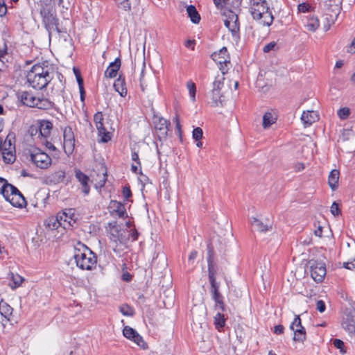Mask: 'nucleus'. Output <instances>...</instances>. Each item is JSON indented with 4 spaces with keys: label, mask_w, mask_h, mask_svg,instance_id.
<instances>
[{
    "label": "nucleus",
    "mask_w": 355,
    "mask_h": 355,
    "mask_svg": "<svg viewBox=\"0 0 355 355\" xmlns=\"http://www.w3.org/2000/svg\"><path fill=\"white\" fill-rule=\"evenodd\" d=\"M63 148L65 153L67 155L72 154L75 148V140L73 141H64Z\"/></svg>",
    "instance_id": "ea45409f"
},
{
    "label": "nucleus",
    "mask_w": 355,
    "mask_h": 355,
    "mask_svg": "<svg viewBox=\"0 0 355 355\" xmlns=\"http://www.w3.org/2000/svg\"><path fill=\"white\" fill-rule=\"evenodd\" d=\"M123 335L126 338L135 342L141 348L144 349L148 348L147 343L135 329L129 326L124 327L123 329Z\"/></svg>",
    "instance_id": "ddd939ff"
},
{
    "label": "nucleus",
    "mask_w": 355,
    "mask_h": 355,
    "mask_svg": "<svg viewBox=\"0 0 355 355\" xmlns=\"http://www.w3.org/2000/svg\"><path fill=\"white\" fill-rule=\"evenodd\" d=\"M38 123L40 135L44 138L48 137L50 135L51 131L53 128L52 123L47 120H42Z\"/></svg>",
    "instance_id": "5701e85b"
},
{
    "label": "nucleus",
    "mask_w": 355,
    "mask_h": 355,
    "mask_svg": "<svg viewBox=\"0 0 355 355\" xmlns=\"http://www.w3.org/2000/svg\"><path fill=\"white\" fill-rule=\"evenodd\" d=\"M71 214V211H63L55 216L48 217L44 220V225L51 230H58L59 227H62L64 230L70 229V224L66 220V218H70Z\"/></svg>",
    "instance_id": "423d86ee"
},
{
    "label": "nucleus",
    "mask_w": 355,
    "mask_h": 355,
    "mask_svg": "<svg viewBox=\"0 0 355 355\" xmlns=\"http://www.w3.org/2000/svg\"><path fill=\"white\" fill-rule=\"evenodd\" d=\"M251 224L253 227H254L258 231L261 232H266L272 228L271 225L269 226L268 225H264L261 220H259L257 218H252Z\"/></svg>",
    "instance_id": "473e14b6"
},
{
    "label": "nucleus",
    "mask_w": 355,
    "mask_h": 355,
    "mask_svg": "<svg viewBox=\"0 0 355 355\" xmlns=\"http://www.w3.org/2000/svg\"><path fill=\"white\" fill-rule=\"evenodd\" d=\"M87 247L80 243H78L76 248V252L74 254V259L76 260V266L82 270H89V258L87 257L85 251Z\"/></svg>",
    "instance_id": "f8f14e48"
},
{
    "label": "nucleus",
    "mask_w": 355,
    "mask_h": 355,
    "mask_svg": "<svg viewBox=\"0 0 355 355\" xmlns=\"http://www.w3.org/2000/svg\"><path fill=\"white\" fill-rule=\"evenodd\" d=\"M250 14L253 19L259 21L263 26H270L272 25L274 16L268 6L266 1L259 3V1L252 3L250 8Z\"/></svg>",
    "instance_id": "7ed1b4c3"
},
{
    "label": "nucleus",
    "mask_w": 355,
    "mask_h": 355,
    "mask_svg": "<svg viewBox=\"0 0 355 355\" xmlns=\"http://www.w3.org/2000/svg\"><path fill=\"white\" fill-rule=\"evenodd\" d=\"M304 27L308 31L311 32L315 31L320 26V22L318 17L311 15H309V16L306 17V21H304Z\"/></svg>",
    "instance_id": "b1692460"
},
{
    "label": "nucleus",
    "mask_w": 355,
    "mask_h": 355,
    "mask_svg": "<svg viewBox=\"0 0 355 355\" xmlns=\"http://www.w3.org/2000/svg\"><path fill=\"white\" fill-rule=\"evenodd\" d=\"M0 193L6 200L16 207H21L26 202L20 191L13 185L8 184L6 180L0 179Z\"/></svg>",
    "instance_id": "20e7f679"
},
{
    "label": "nucleus",
    "mask_w": 355,
    "mask_h": 355,
    "mask_svg": "<svg viewBox=\"0 0 355 355\" xmlns=\"http://www.w3.org/2000/svg\"><path fill=\"white\" fill-rule=\"evenodd\" d=\"M224 78H218V77H216L215 80L213 83V89L216 91H220L221 90V88L223 87L224 83H223Z\"/></svg>",
    "instance_id": "3c124183"
},
{
    "label": "nucleus",
    "mask_w": 355,
    "mask_h": 355,
    "mask_svg": "<svg viewBox=\"0 0 355 355\" xmlns=\"http://www.w3.org/2000/svg\"><path fill=\"white\" fill-rule=\"evenodd\" d=\"M79 92H80V100L78 101H76V106L79 109V110H81V116L83 118V120L85 122L88 121V114H87V107L85 106V99L86 96V92L85 91L84 87H79Z\"/></svg>",
    "instance_id": "f3484780"
},
{
    "label": "nucleus",
    "mask_w": 355,
    "mask_h": 355,
    "mask_svg": "<svg viewBox=\"0 0 355 355\" xmlns=\"http://www.w3.org/2000/svg\"><path fill=\"white\" fill-rule=\"evenodd\" d=\"M121 65V58L118 57L113 62L110 63L108 67L105 71V76L110 78L116 77Z\"/></svg>",
    "instance_id": "6ab92c4d"
},
{
    "label": "nucleus",
    "mask_w": 355,
    "mask_h": 355,
    "mask_svg": "<svg viewBox=\"0 0 355 355\" xmlns=\"http://www.w3.org/2000/svg\"><path fill=\"white\" fill-rule=\"evenodd\" d=\"M187 87L189 92L190 96L193 101H196V87L194 83L189 81L187 83Z\"/></svg>",
    "instance_id": "49530a36"
},
{
    "label": "nucleus",
    "mask_w": 355,
    "mask_h": 355,
    "mask_svg": "<svg viewBox=\"0 0 355 355\" xmlns=\"http://www.w3.org/2000/svg\"><path fill=\"white\" fill-rule=\"evenodd\" d=\"M318 119V115L313 111H304L301 119L304 124L306 125H311Z\"/></svg>",
    "instance_id": "c85d7f7f"
},
{
    "label": "nucleus",
    "mask_w": 355,
    "mask_h": 355,
    "mask_svg": "<svg viewBox=\"0 0 355 355\" xmlns=\"http://www.w3.org/2000/svg\"><path fill=\"white\" fill-rule=\"evenodd\" d=\"M113 87L114 90L118 92L121 97H125L127 95L125 78L123 73L119 75V77L114 83Z\"/></svg>",
    "instance_id": "a211bd4d"
},
{
    "label": "nucleus",
    "mask_w": 355,
    "mask_h": 355,
    "mask_svg": "<svg viewBox=\"0 0 355 355\" xmlns=\"http://www.w3.org/2000/svg\"><path fill=\"white\" fill-rule=\"evenodd\" d=\"M7 53V46L5 42H3L2 45L0 46V60L6 55Z\"/></svg>",
    "instance_id": "338daca9"
},
{
    "label": "nucleus",
    "mask_w": 355,
    "mask_h": 355,
    "mask_svg": "<svg viewBox=\"0 0 355 355\" xmlns=\"http://www.w3.org/2000/svg\"><path fill=\"white\" fill-rule=\"evenodd\" d=\"M40 14L43 18L45 26L49 32L52 31L60 32L58 27V19L51 10L43 8L41 9Z\"/></svg>",
    "instance_id": "9b49d317"
},
{
    "label": "nucleus",
    "mask_w": 355,
    "mask_h": 355,
    "mask_svg": "<svg viewBox=\"0 0 355 355\" xmlns=\"http://www.w3.org/2000/svg\"><path fill=\"white\" fill-rule=\"evenodd\" d=\"M284 331V327L282 324H277L274 327L273 332L277 335H281Z\"/></svg>",
    "instance_id": "e2e57ef3"
},
{
    "label": "nucleus",
    "mask_w": 355,
    "mask_h": 355,
    "mask_svg": "<svg viewBox=\"0 0 355 355\" xmlns=\"http://www.w3.org/2000/svg\"><path fill=\"white\" fill-rule=\"evenodd\" d=\"M110 234V240L115 243L119 241L121 243H123V236L121 234V230L119 225L109 231Z\"/></svg>",
    "instance_id": "7c9ffc66"
},
{
    "label": "nucleus",
    "mask_w": 355,
    "mask_h": 355,
    "mask_svg": "<svg viewBox=\"0 0 355 355\" xmlns=\"http://www.w3.org/2000/svg\"><path fill=\"white\" fill-rule=\"evenodd\" d=\"M132 159L139 166H141V162L139 157V155L135 151H132L131 153Z\"/></svg>",
    "instance_id": "69168bd1"
},
{
    "label": "nucleus",
    "mask_w": 355,
    "mask_h": 355,
    "mask_svg": "<svg viewBox=\"0 0 355 355\" xmlns=\"http://www.w3.org/2000/svg\"><path fill=\"white\" fill-rule=\"evenodd\" d=\"M10 276H11L12 283H10V286L12 289H15V288L19 287L24 281V278L18 274L11 273Z\"/></svg>",
    "instance_id": "e433bc0d"
},
{
    "label": "nucleus",
    "mask_w": 355,
    "mask_h": 355,
    "mask_svg": "<svg viewBox=\"0 0 355 355\" xmlns=\"http://www.w3.org/2000/svg\"><path fill=\"white\" fill-rule=\"evenodd\" d=\"M227 318H225V314L218 312L214 316V324L215 325L216 329L218 331H224V327H225Z\"/></svg>",
    "instance_id": "393cba45"
},
{
    "label": "nucleus",
    "mask_w": 355,
    "mask_h": 355,
    "mask_svg": "<svg viewBox=\"0 0 355 355\" xmlns=\"http://www.w3.org/2000/svg\"><path fill=\"white\" fill-rule=\"evenodd\" d=\"M109 213L111 216H118L120 218H126L128 213L125 207V204L117 200H111L108 205Z\"/></svg>",
    "instance_id": "4468645a"
},
{
    "label": "nucleus",
    "mask_w": 355,
    "mask_h": 355,
    "mask_svg": "<svg viewBox=\"0 0 355 355\" xmlns=\"http://www.w3.org/2000/svg\"><path fill=\"white\" fill-rule=\"evenodd\" d=\"M90 255H92V257H90V270H93V268H96V263L98 262V257L96 253H94L91 249H90Z\"/></svg>",
    "instance_id": "5fc2aeb1"
},
{
    "label": "nucleus",
    "mask_w": 355,
    "mask_h": 355,
    "mask_svg": "<svg viewBox=\"0 0 355 355\" xmlns=\"http://www.w3.org/2000/svg\"><path fill=\"white\" fill-rule=\"evenodd\" d=\"M297 9L300 12H310L313 10V7L310 3L307 2H303L298 5Z\"/></svg>",
    "instance_id": "c03bdc74"
},
{
    "label": "nucleus",
    "mask_w": 355,
    "mask_h": 355,
    "mask_svg": "<svg viewBox=\"0 0 355 355\" xmlns=\"http://www.w3.org/2000/svg\"><path fill=\"white\" fill-rule=\"evenodd\" d=\"M7 12V6L4 0H0V17L4 16Z\"/></svg>",
    "instance_id": "052dcab7"
},
{
    "label": "nucleus",
    "mask_w": 355,
    "mask_h": 355,
    "mask_svg": "<svg viewBox=\"0 0 355 355\" xmlns=\"http://www.w3.org/2000/svg\"><path fill=\"white\" fill-rule=\"evenodd\" d=\"M12 308L6 302L3 301L0 302V313L8 320H9V317L12 315Z\"/></svg>",
    "instance_id": "72a5a7b5"
},
{
    "label": "nucleus",
    "mask_w": 355,
    "mask_h": 355,
    "mask_svg": "<svg viewBox=\"0 0 355 355\" xmlns=\"http://www.w3.org/2000/svg\"><path fill=\"white\" fill-rule=\"evenodd\" d=\"M73 73L76 76V80H77V82H78V87H84L83 86V79L81 76V73H80V70L76 68V67H73Z\"/></svg>",
    "instance_id": "864d4df0"
},
{
    "label": "nucleus",
    "mask_w": 355,
    "mask_h": 355,
    "mask_svg": "<svg viewBox=\"0 0 355 355\" xmlns=\"http://www.w3.org/2000/svg\"><path fill=\"white\" fill-rule=\"evenodd\" d=\"M212 93V100L217 105L218 101H220V91H214L213 89L211 90Z\"/></svg>",
    "instance_id": "bf43d9fd"
},
{
    "label": "nucleus",
    "mask_w": 355,
    "mask_h": 355,
    "mask_svg": "<svg viewBox=\"0 0 355 355\" xmlns=\"http://www.w3.org/2000/svg\"><path fill=\"white\" fill-rule=\"evenodd\" d=\"M207 270L209 281L216 280V275L221 273L222 269L215 260V251L213 245L209 242L207 245Z\"/></svg>",
    "instance_id": "0eeeda50"
},
{
    "label": "nucleus",
    "mask_w": 355,
    "mask_h": 355,
    "mask_svg": "<svg viewBox=\"0 0 355 355\" xmlns=\"http://www.w3.org/2000/svg\"><path fill=\"white\" fill-rule=\"evenodd\" d=\"M203 136V131L201 128L196 127L193 130L192 137L195 141L200 140Z\"/></svg>",
    "instance_id": "8fccbe9b"
},
{
    "label": "nucleus",
    "mask_w": 355,
    "mask_h": 355,
    "mask_svg": "<svg viewBox=\"0 0 355 355\" xmlns=\"http://www.w3.org/2000/svg\"><path fill=\"white\" fill-rule=\"evenodd\" d=\"M27 82L35 89H41L45 87L51 80L48 66L35 64L28 71Z\"/></svg>",
    "instance_id": "f257e3e1"
},
{
    "label": "nucleus",
    "mask_w": 355,
    "mask_h": 355,
    "mask_svg": "<svg viewBox=\"0 0 355 355\" xmlns=\"http://www.w3.org/2000/svg\"><path fill=\"white\" fill-rule=\"evenodd\" d=\"M276 46L277 43L275 42H271L265 45V46L263 49V51L264 53H269L270 51L274 50Z\"/></svg>",
    "instance_id": "4d7b16f0"
},
{
    "label": "nucleus",
    "mask_w": 355,
    "mask_h": 355,
    "mask_svg": "<svg viewBox=\"0 0 355 355\" xmlns=\"http://www.w3.org/2000/svg\"><path fill=\"white\" fill-rule=\"evenodd\" d=\"M340 172L337 169H333L329 175L328 183L330 188L334 191L338 186Z\"/></svg>",
    "instance_id": "bb28decb"
},
{
    "label": "nucleus",
    "mask_w": 355,
    "mask_h": 355,
    "mask_svg": "<svg viewBox=\"0 0 355 355\" xmlns=\"http://www.w3.org/2000/svg\"><path fill=\"white\" fill-rule=\"evenodd\" d=\"M122 194L124 198V200L125 201H128L129 199L132 197V193L130 189V187L128 184H126L123 187Z\"/></svg>",
    "instance_id": "603ef678"
},
{
    "label": "nucleus",
    "mask_w": 355,
    "mask_h": 355,
    "mask_svg": "<svg viewBox=\"0 0 355 355\" xmlns=\"http://www.w3.org/2000/svg\"><path fill=\"white\" fill-rule=\"evenodd\" d=\"M154 123L156 130L160 132L162 137H166L168 130V125L171 124L170 121L163 117H158L154 119Z\"/></svg>",
    "instance_id": "aec40b11"
},
{
    "label": "nucleus",
    "mask_w": 355,
    "mask_h": 355,
    "mask_svg": "<svg viewBox=\"0 0 355 355\" xmlns=\"http://www.w3.org/2000/svg\"><path fill=\"white\" fill-rule=\"evenodd\" d=\"M276 119L273 117L270 112H266L263 116V127L268 128L275 122Z\"/></svg>",
    "instance_id": "c9c22d12"
},
{
    "label": "nucleus",
    "mask_w": 355,
    "mask_h": 355,
    "mask_svg": "<svg viewBox=\"0 0 355 355\" xmlns=\"http://www.w3.org/2000/svg\"><path fill=\"white\" fill-rule=\"evenodd\" d=\"M210 284L209 292L212 300L218 299L223 296L220 292V282L215 281H209Z\"/></svg>",
    "instance_id": "cd10ccee"
},
{
    "label": "nucleus",
    "mask_w": 355,
    "mask_h": 355,
    "mask_svg": "<svg viewBox=\"0 0 355 355\" xmlns=\"http://www.w3.org/2000/svg\"><path fill=\"white\" fill-rule=\"evenodd\" d=\"M92 168L90 170V183L94 185L96 189L104 187L107 180V167L104 159L101 156L94 155Z\"/></svg>",
    "instance_id": "f03ea898"
},
{
    "label": "nucleus",
    "mask_w": 355,
    "mask_h": 355,
    "mask_svg": "<svg viewBox=\"0 0 355 355\" xmlns=\"http://www.w3.org/2000/svg\"><path fill=\"white\" fill-rule=\"evenodd\" d=\"M223 15L225 16L232 23V28L230 29V32L232 36H236L239 33L240 31V23L239 20L238 15L232 10V9H226L223 12Z\"/></svg>",
    "instance_id": "2eb2a0df"
},
{
    "label": "nucleus",
    "mask_w": 355,
    "mask_h": 355,
    "mask_svg": "<svg viewBox=\"0 0 355 355\" xmlns=\"http://www.w3.org/2000/svg\"><path fill=\"white\" fill-rule=\"evenodd\" d=\"M293 325H294L295 328H300L302 327V320L300 315L295 316L294 320L293 321Z\"/></svg>",
    "instance_id": "0e129e2a"
},
{
    "label": "nucleus",
    "mask_w": 355,
    "mask_h": 355,
    "mask_svg": "<svg viewBox=\"0 0 355 355\" xmlns=\"http://www.w3.org/2000/svg\"><path fill=\"white\" fill-rule=\"evenodd\" d=\"M30 157L32 162L42 169L48 168L51 164V158L49 155L37 148L30 150Z\"/></svg>",
    "instance_id": "6e6552de"
},
{
    "label": "nucleus",
    "mask_w": 355,
    "mask_h": 355,
    "mask_svg": "<svg viewBox=\"0 0 355 355\" xmlns=\"http://www.w3.org/2000/svg\"><path fill=\"white\" fill-rule=\"evenodd\" d=\"M342 326L349 334L355 336V315L347 314L343 319Z\"/></svg>",
    "instance_id": "412c9836"
},
{
    "label": "nucleus",
    "mask_w": 355,
    "mask_h": 355,
    "mask_svg": "<svg viewBox=\"0 0 355 355\" xmlns=\"http://www.w3.org/2000/svg\"><path fill=\"white\" fill-rule=\"evenodd\" d=\"M64 141H73L75 140L74 135L71 128L66 127L63 132Z\"/></svg>",
    "instance_id": "37998d69"
},
{
    "label": "nucleus",
    "mask_w": 355,
    "mask_h": 355,
    "mask_svg": "<svg viewBox=\"0 0 355 355\" xmlns=\"http://www.w3.org/2000/svg\"><path fill=\"white\" fill-rule=\"evenodd\" d=\"M350 110L348 107H342L338 111V116L342 120H345L349 117Z\"/></svg>",
    "instance_id": "09e8293b"
},
{
    "label": "nucleus",
    "mask_w": 355,
    "mask_h": 355,
    "mask_svg": "<svg viewBox=\"0 0 355 355\" xmlns=\"http://www.w3.org/2000/svg\"><path fill=\"white\" fill-rule=\"evenodd\" d=\"M241 1H242V0H228V1H225L223 3V6H229L232 8H234V9H239L241 5Z\"/></svg>",
    "instance_id": "a18cd8bd"
},
{
    "label": "nucleus",
    "mask_w": 355,
    "mask_h": 355,
    "mask_svg": "<svg viewBox=\"0 0 355 355\" xmlns=\"http://www.w3.org/2000/svg\"><path fill=\"white\" fill-rule=\"evenodd\" d=\"M175 128L178 132L179 137L180 141H182V130H181V124L179 120V118L178 116L175 117Z\"/></svg>",
    "instance_id": "680f3d73"
},
{
    "label": "nucleus",
    "mask_w": 355,
    "mask_h": 355,
    "mask_svg": "<svg viewBox=\"0 0 355 355\" xmlns=\"http://www.w3.org/2000/svg\"><path fill=\"white\" fill-rule=\"evenodd\" d=\"M331 343L334 347L340 350V354H344L346 353V347L344 342L339 338L331 339Z\"/></svg>",
    "instance_id": "58836bf2"
},
{
    "label": "nucleus",
    "mask_w": 355,
    "mask_h": 355,
    "mask_svg": "<svg viewBox=\"0 0 355 355\" xmlns=\"http://www.w3.org/2000/svg\"><path fill=\"white\" fill-rule=\"evenodd\" d=\"M15 151H9L2 150L3 159L6 164H12L15 160Z\"/></svg>",
    "instance_id": "4c0bfd02"
},
{
    "label": "nucleus",
    "mask_w": 355,
    "mask_h": 355,
    "mask_svg": "<svg viewBox=\"0 0 355 355\" xmlns=\"http://www.w3.org/2000/svg\"><path fill=\"white\" fill-rule=\"evenodd\" d=\"M347 51L350 53H355V37L351 44L347 46Z\"/></svg>",
    "instance_id": "774afa93"
},
{
    "label": "nucleus",
    "mask_w": 355,
    "mask_h": 355,
    "mask_svg": "<svg viewBox=\"0 0 355 355\" xmlns=\"http://www.w3.org/2000/svg\"><path fill=\"white\" fill-rule=\"evenodd\" d=\"M119 311L125 316L133 317L135 315L134 308L128 304H124L119 307Z\"/></svg>",
    "instance_id": "f704fd0d"
},
{
    "label": "nucleus",
    "mask_w": 355,
    "mask_h": 355,
    "mask_svg": "<svg viewBox=\"0 0 355 355\" xmlns=\"http://www.w3.org/2000/svg\"><path fill=\"white\" fill-rule=\"evenodd\" d=\"M103 115L102 112H98L94 116V121L98 130V139L100 143H107L111 140V133L108 132L103 124Z\"/></svg>",
    "instance_id": "9d476101"
},
{
    "label": "nucleus",
    "mask_w": 355,
    "mask_h": 355,
    "mask_svg": "<svg viewBox=\"0 0 355 355\" xmlns=\"http://www.w3.org/2000/svg\"><path fill=\"white\" fill-rule=\"evenodd\" d=\"M293 339L294 341L300 343H304V341L306 339V330L303 326L295 329L294 331V336Z\"/></svg>",
    "instance_id": "2f4dec72"
},
{
    "label": "nucleus",
    "mask_w": 355,
    "mask_h": 355,
    "mask_svg": "<svg viewBox=\"0 0 355 355\" xmlns=\"http://www.w3.org/2000/svg\"><path fill=\"white\" fill-rule=\"evenodd\" d=\"M214 61L220 65L227 64L230 62V57L225 46L221 48L218 52H214L211 55Z\"/></svg>",
    "instance_id": "dca6fc26"
},
{
    "label": "nucleus",
    "mask_w": 355,
    "mask_h": 355,
    "mask_svg": "<svg viewBox=\"0 0 355 355\" xmlns=\"http://www.w3.org/2000/svg\"><path fill=\"white\" fill-rule=\"evenodd\" d=\"M65 211H72V214L70 216V218H68V217L66 218V220L69 223L70 228H71L73 227V223H75L76 220V218L75 217V214H74V210L72 209H66Z\"/></svg>",
    "instance_id": "13d9d810"
},
{
    "label": "nucleus",
    "mask_w": 355,
    "mask_h": 355,
    "mask_svg": "<svg viewBox=\"0 0 355 355\" xmlns=\"http://www.w3.org/2000/svg\"><path fill=\"white\" fill-rule=\"evenodd\" d=\"M21 102L28 107L47 110L52 107L50 101L44 98L36 97L28 92H22L19 94Z\"/></svg>",
    "instance_id": "39448f33"
},
{
    "label": "nucleus",
    "mask_w": 355,
    "mask_h": 355,
    "mask_svg": "<svg viewBox=\"0 0 355 355\" xmlns=\"http://www.w3.org/2000/svg\"><path fill=\"white\" fill-rule=\"evenodd\" d=\"M14 141H15V135L12 133L8 134L4 141L3 146H2V150H9V151H15V146L14 145Z\"/></svg>",
    "instance_id": "c756f323"
},
{
    "label": "nucleus",
    "mask_w": 355,
    "mask_h": 355,
    "mask_svg": "<svg viewBox=\"0 0 355 355\" xmlns=\"http://www.w3.org/2000/svg\"><path fill=\"white\" fill-rule=\"evenodd\" d=\"M331 213L334 216H338L339 215H341V208L340 205L337 202L334 201L331 206Z\"/></svg>",
    "instance_id": "de8ad7c7"
},
{
    "label": "nucleus",
    "mask_w": 355,
    "mask_h": 355,
    "mask_svg": "<svg viewBox=\"0 0 355 355\" xmlns=\"http://www.w3.org/2000/svg\"><path fill=\"white\" fill-rule=\"evenodd\" d=\"M198 256V252L196 250H192L188 257V266L189 270H193L196 267L194 261Z\"/></svg>",
    "instance_id": "79ce46f5"
},
{
    "label": "nucleus",
    "mask_w": 355,
    "mask_h": 355,
    "mask_svg": "<svg viewBox=\"0 0 355 355\" xmlns=\"http://www.w3.org/2000/svg\"><path fill=\"white\" fill-rule=\"evenodd\" d=\"M74 175L77 180L82 185V190L85 193H89V189L87 186V182L89 180L88 176L83 173L79 168H75Z\"/></svg>",
    "instance_id": "4be33fe9"
},
{
    "label": "nucleus",
    "mask_w": 355,
    "mask_h": 355,
    "mask_svg": "<svg viewBox=\"0 0 355 355\" xmlns=\"http://www.w3.org/2000/svg\"><path fill=\"white\" fill-rule=\"evenodd\" d=\"M215 302V304H214V309L216 310L218 309L220 310L221 312H225L227 311V306L225 304V302H224V297L222 296L220 297V298H217V299H215V300H213Z\"/></svg>",
    "instance_id": "a19ab883"
},
{
    "label": "nucleus",
    "mask_w": 355,
    "mask_h": 355,
    "mask_svg": "<svg viewBox=\"0 0 355 355\" xmlns=\"http://www.w3.org/2000/svg\"><path fill=\"white\" fill-rule=\"evenodd\" d=\"M316 309L320 312V313H323L326 310V304H325V302L322 300H319L317 301L316 302Z\"/></svg>",
    "instance_id": "6e6d98bb"
},
{
    "label": "nucleus",
    "mask_w": 355,
    "mask_h": 355,
    "mask_svg": "<svg viewBox=\"0 0 355 355\" xmlns=\"http://www.w3.org/2000/svg\"><path fill=\"white\" fill-rule=\"evenodd\" d=\"M308 264L313 280L318 283L322 282L327 274L325 263L321 261L310 259Z\"/></svg>",
    "instance_id": "1a4fd4ad"
},
{
    "label": "nucleus",
    "mask_w": 355,
    "mask_h": 355,
    "mask_svg": "<svg viewBox=\"0 0 355 355\" xmlns=\"http://www.w3.org/2000/svg\"><path fill=\"white\" fill-rule=\"evenodd\" d=\"M187 12L192 23L196 24H199L201 17L195 6H188L187 7Z\"/></svg>",
    "instance_id": "a878e982"
}]
</instances>
